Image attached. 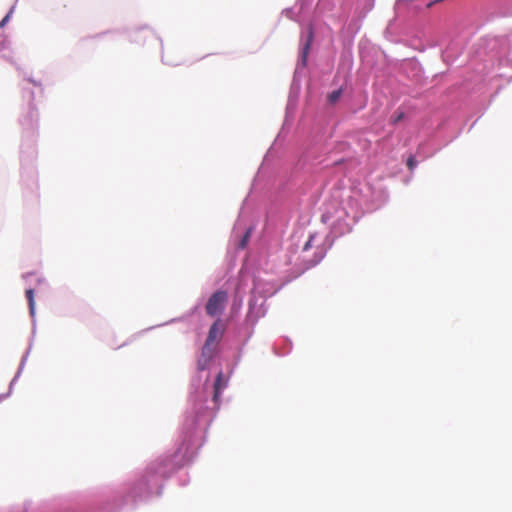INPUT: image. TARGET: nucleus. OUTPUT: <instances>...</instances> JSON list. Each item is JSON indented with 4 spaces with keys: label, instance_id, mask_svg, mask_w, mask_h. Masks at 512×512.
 I'll list each match as a JSON object with an SVG mask.
<instances>
[{
    "label": "nucleus",
    "instance_id": "nucleus-6",
    "mask_svg": "<svg viewBox=\"0 0 512 512\" xmlns=\"http://www.w3.org/2000/svg\"><path fill=\"white\" fill-rule=\"evenodd\" d=\"M342 95V89L335 90L328 95V101L330 104H335L340 96Z\"/></svg>",
    "mask_w": 512,
    "mask_h": 512
},
{
    "label": "nucleus",
    "instance_id": "nucleus-10",
    "mask_svg": "<svg viewBox=\"0 0 512 512\" xmlns=\"http://www.w3.org/2000/svg\"><path fill=\"white\" fill-rule=\"evenodd\" d=\"M248 238H249V231H247V233L244 235L243 239L241 240L240 248H244L246 246Z\"/></svg>",
    "mask_w": 512,
    "mask_h": 512
},
{
    "label": "nucleus",
    "instance_id": "nucleus-9",
    "mask_svg": "<svg viewBox=\"0 0 512 512\" xmlns=\"http://www.w3.org/2000/svg\"><path fill=\"white\" fill-rule=\"evenodd\" d=\"M415 164H416L415 158H414V157H412V156H411V157H409V158H408V161H407V166H408V168H409L410 170H412V169L414 168Z\"/></svg>",
    "mask_w": 512,
    "mask_h": 512
},
{
    "label": "nucleus",
    "instance_id": "nucleus-4",
    "mask_svg": "<svg viewBox=\"0 0 512 512\" xmlns=\"http://www.w3.org/2000/svg\"><path fill=\"white\" fill-rule=\"evenodd\" d=\"M227 387V381L223 377V373L219 372L214 382V393L213 401L217 403L219 401L221 392Z\"/></svg>",
    "mask_w": 512,
    "mask_h": 512
},
{
    "label": "nucleus",
    "instance_id": "nucleus-7",
    "mask_svg": "<svg viewBox=\"0 0 512 512\" xmlns=\"http://www.w3.org/2000/svg\"><path fill=\"white\" fill-rule=\"evenodd\" d=\"M312 32L309 33V36H308V40L306 41L304 47H303V51H302V54H303V61L305 62L306 60V56L308 54V51L310 49V45H311V42H312Z\"/></svg>",
    "mask_w": 512,
    "mask_h": 512
},
{
    "label": "nucleus",
    "instance_id": "nucleus-2",
    "mask_svg": "<svg viewBox=\"0 0 512 512\" xmlns=\"http://www.w3.org/2000/svg\"><path fill=\"white\" fill-rule=\"evenodd\" d=\"M216 348V346L205 342L202 348L201 356L197 362L199 370H205L208 367L210 361L212 360L215 354Z\"/></svg>",
    "mask_w": 512,
    "mask_h": 512
},
{
    "label": "nucleus",
    "instance_id": "nucleus-8",
    "mask_svg": "<svg viewBox=\"0 0 512 512\" xmlns=\"http://www.w3.org/2000/svg\"><path fill=\"white\" fill-rule=\"evenodd\" d=\"M403 117H404L403 112H400V113H398V114H396V115H394V116H393V118H392V122H393L394 124H396V123H398L400 120H402V118H403Z\"/></svg>",
    "mask_w": 512,
    "mask_h": 512
},
{
    "label": "nucleus",
    "instance_id": "nucleus-5",
    "mask_svg": "<svg viewBox=\"0 0 512 512\" xmlns=\"http://www.w3.org/2000/svg\"><path fill=\"white\" fill-rule=\"evenodd\" d=\"M25 295H26V298H27V301H28L30 315H31V317H34L35 316V313H34L35 302H34V291H33V289H27L26 292H25Z\"/></svg>",
    "mask_w": 512,
    "mask_h": 512
},
{
    "label": "nucleus",
    "instance_id": "nucleus-11",
    "mask_svg": "<svg viewBox=\"0 0 512 512\" xmlns=\"http://www.w3.org/2000/svg\"><path fill=\"white\" fill-rule=\"evenodd\" d=\"M310 243H311V239H309V240L307 241V243L305 244V246H304V250H308V249H309V247H310Z\"/></svg>",
    "mask_w": 512,
    "mask_h": 512
},
{
    "label": "nucleus",
    "instance_id": "nucleus-3",
    "mask_svg": "<svg viewBox=\"0 0 512 512\" xmlns=\"http://www.w3.org/2000/svg\"><path fill=\"white\" fill-rule=\"evenodd\" d=\"M225 327L223 322H214L210 327L206 342L217 347L220 339L223 336Z\"/></svg>",
    "mask_w": 512,
    "mask_h": 512
},
{
    "label": "nucleus",
    "instance_id": "nucleus-1",
    "mask_svg": "<svg viewBox=\"0 0 512 512\" xmlns=\"http://www.w3.org/2000/svg\"><path fill=\"white\" fill-rule=\"evenodd\" d=\"M228 292L225 290L215 291L207 300L205 305L206 314L211 318L220 317L228 303Z\"/></svg>",
    "mask_w": 512,
    "mask_h": 512
}]
</instances>
